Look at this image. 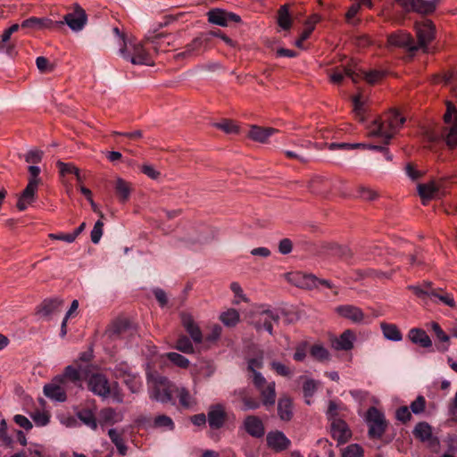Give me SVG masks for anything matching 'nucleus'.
<instances>
[{
	"label": "nucleus",
	"mask_w": 457,
	"mask_h": 457,
	"mask_svg": "<svg viewBox=\"0 0 457 457\" xmlns=\"http://www.w3.org/2000/svg\"><path fill=\"white\" fill-rule=\"evenodd\" d=\"M405 122V119L402 117L398 111L392 110L383 121L375 120L369 135L370 137H383V146L386 147L394 134Z\"/></svg>",
	"instance_id": "1"
},
{
	"label": "nucleus",
	"mask_w": 457,
	"mask_h": 457,
	"mask_svg": "<svg viewBox=\"0 0 457 457\" xmlns=\"http://www.w3.org/2000/svg\"><path fill=\"white\" fill-rule=\"evenodd\" d=\"M28 170L30 174V178L29 179L28 185L18 199L17 208L19 211L26 210L28 205L31 204L35 201L36 193L40 182V179L38 178L40 173L39 167L36 165H30L29 166Z\"/></svg>",
	"instance_id": "2"
},
{
	"label": "nucleus",
	"mask_w": 457,
	"mask_h": 457,
	"mask_svg": "<svg viewBox=\"0 0 457 457\" xmlns=\"http://www.w3.org/2000/svg\"><path fill=\"white\" fill-rule=\"evenodd\" d=\"M366 421L369 425L368 434L370 438H381L387 428V422L383 412L376 407H370L367 411Z\"/></svg>",
	"instance_id": "3"
},
{
	"label": "nucleus",
	"mask_w": 457,
	"mask_h": 457,
	"mask_svg": "<svg viewBox=\"0 0 457 457\" xmlns=\"http://www.w3.org/2000/svg\"><path fill=\"white\" fill-rule=\"evenodd\" d=\"M279 319L277 312L265 309L254 313L251 323L257 331L265 330L270 335H273V323H278Z\"/></svg>",
	"instance_id": "4"
},
{
	"label": "nucleus",
	"mask_w": 457,
	"mask_h": 457,
	"mask_svg": "<svg viewBox=\"0 0 457 457\" xmlns=\"http://www.w3.org/2000/svg\"><path fill=\"white\" fill-rule=\"evenodd\" d=\"M154 386L150 393V398L166 403L172 400L171 384L170 380L163 376L154 378Z\"/></svg>",
	"instance_id": "5"
},
{
	"label": "nucleus",
	"mask_w": 457,
	"mask_h": 457,
	"mask_svg": "<svg viewBox=\"0 0 457 457\" xmlns=\"http://www.w3.org/2000/svg\"><path fill=\"white\" fill-rule=\"evenodd\" d=\"M416 33L418 37L419 49H422L424 53L428 52V44L435 39L436 28L430 20L423 22L416 23Z\"/></svg>",
	"instance_id": "6"
},
{
	"label": "nucleus",
	"mask_w": 457,
	"mask_h": 457,
	"mask_svg": "<svg viewBox=\"0 0 457 457\" xmlns=\"http://www.w3.org/2000/svg\"><path fill=\"white\" fill-rule=\"evenodd\" d=\"M136 332V328L126 319L113 321L107 330L108 337L112 340L133 337Z\"/></svg>",
	"instance_id": "7"
},
{
	"label": "nucleus",
	"mask_w": 457,
	"mask_h": 457,
	"mask_svg": "<svg viewBox=\"0 0 457 457\" xmlns=\"http://www.w3.org/2000/svg\"><path fill=\"white\" fill-rule=\"evenodd\" d=\"M87 386L91 392L102 398H107L111 395L112 386L104 374L96 373L91 375Z\"/></svg>",
	"instance_id": "8"
},
{
	"label": "nucleus",
	"mask_w": 457,
	"mask_h": 457,
	"mask_svg": "<svg viewBox=\"0 0 457 457\" xmlns=\"http://www.w3.org/2000/svg\"><path fill=\"white\" fill-rule=\"evenodd\" d=\"M388 45L395 47L404 48L411 53L419 50V46L414 43V39L410 33L397 31L387 37Z\"/></svg>",
	"instance_id": "9"
},
{
	"label": "nucleus",
	"mask_w": 457,
	"mask_h": 457,
	"mask_svg": "<svg viewBox=\"0 0 457 457\" xmlns=\"http://www.w3.org/2000/svg\"><path fill=\"white\" fill-rule=\"evenodd\" d=\"M129 46L131 47L132 53L130 54V51L128 49L129 57L127 60L129 61L132 64L149 66L154 65V61L151 54L146 51L141 42H129Z\"/></svg>",
	"instance_id": "10"
},
{
	"label": "nucleus",
	"mask_w": 457,
	"mask_h": 457,
	"mask_svg": "<svg viewBox=\"0 0 457 457\" xmlns=\"http://www.w3.org/2000/svg\"><path fill=\"white\" fill-rule=\"evenodd\" d=\"M63 25V21H54L49 18L42 17H30L24 20L21 27L24 29L30 30H42V29H58Z\"/></svg>",
	"instance_id": "11"
},
{
	"label": "nucleus",
	"mask_w": 457,
	"mask_h": 457,
	"mask_svg": "<svg viewBox=\"0 0 457 457\" xmlns=\"http://www.w3.org/2000/svg\"><path fill=\"white\" fill-rule=\"evenodd\" d=\"M330 150H352L356 148H362V149H369V150H375L383 153L385 158L387 161H392L393 155L389 153V150L387 147H385L383 145H375V144H363V143H355V144H350V143H331L328 146Z\"/></svg>",
	"instance_id": "12"
},
{
	"label": "nucleus",
	"mask_w": 457,
	"mask_h": 457,
	"mask_svg": "<svg viewBox=\"0 0 457 457\" xmlns=\"http://www.w3.org/2000/svg\"><path fill=\"white\" fill-rule=\"evenodd\" d=\"M67 386L61 378L54 377L50 383L44 386V394L49 399L62 403L67 399Z\"/></svg>",
	"instance_id": "13"
},
{
	"label": "nucleus",
	"mask_w": 457,
	"mask_h": 457,
	"mask_svg": "<svg viewBox=\"0 0 457 457\" xmlns=\"http://www.w3.org/2000/svg\"><path fill=\"white\" fill-rule=\"evenodd\" d=\"M87 16L84 9L79 4L75 5V10L63 17V24H67L73 31H80L86 25Z\"/></svg>",
	"instance_id": "14"
},
{
	"label": "nucleus",
	"mask_w": 457,
	"mask_h": 457,
	"mask_svg": "<svg viewBox=\"0 0 457 457\" xmlns=\"http://www.w3.org/2000/svg\"><path fill=\"white\" fill-rule=\"evenodd\" d=\"M330 435L337 445H344L352 437V431L344 420H333L330 423Z\"/></svg>",
	"instance_id": "15"
},
{
	"label": "nucleus",
	"mask_w": 457,
	"mask_h": 457,
	"mask_svg": "<svg viewBox=\"0 0 457 457\" xmlns=\"http://www.w3.org/2000/svg\"><path fill=\"white\" fill-rule=\"evenodd\" d=\"M266 441L267 445L277 453L287 450L291 444L286 435L278 430L269 432L266 436Z\"/></svg>",
	"instance_id": "16"
},
{
	"label": "nucleus",
	"mask_w": 457,
	"mask_h": 457,
	"mask_svg": "<svg viewBox=\"0 0 457 457\" xmlns=\"http://www.w3.org/2000/svg\"><path fill=\"white\" fill-rule=\"evenodd\" d=\"M412 434L415 438L423 443L428 442L430 446L436 445L439 443L437 438L433 436L432 427L426 421L419 422L415 426Z\"/></svg>",
	"instance_id": "17"
},
{
	"label": "nucleus",
	"mask_w": 457,
	"mask_h": 457,
	"mask_svg": "<svg viewBox=\"0 0 457 457\" xmlns=\"http://www.w3.org/2000/svg\"><path fill=\"white\" fill-rule=\"evenodd\" d=\"M181 323L186 329V331L189 334L192 340L200 344L203 341V334L199 328V326L195 322L193 317L189 313L182 312L180 314Z\"/></svg>",
	"instance_id": "18"
},
{
	"label": "nucleus",
	"mask_w": 457,
	"mask_h": 457,
	"mask_svg": "<svg viewBox=\"0 0 457 457\" xmlns=\"http://www.w3.org/2000/svg\"><path fill=\"white\" fill-rule=\"evenodd\" d=\"M210 42V38L208 35H204L202 33L200 36L194 38L189 44H187L185 47V51L179 53L176 57L177 58H187L194 56L196 54L199 50L205 46Z\"/></svg>",
	"instance_id": "19"
},
{
	"label": "nucleus",
	"mask_w": 457,
	"mask_h": 457,
	"mask_svg": "<svg viewBox=\"0 0 457 457\" xmlns=\"http://www.w3.org/2000/svg\"><path fill=\"white\" fill-rule=\"evenodd\" d=\"M407 337L412 344L433 352L432 341L424 329L412 328L409 330Z\"/></svg>",
	"instance_id": "20"
},
{
	"label": "nucleus",
	"mask_w": 457,
	"mask_h": 457,
	"mask_svg": "<svg viewBox=\"0 0 457 457\" xmlns=\"http://www.w3.org/2000/svg\"><path fill=\"white\" fill-rule=\"evenodd\" d=\"M244 428L251 436L255 438H261L265 434L264 425L257 416H247L244 420Z\"/></svg>",
	"instance_id": "21"
},
{
	"label": "nucleus",
	"mask_w": 457,
	"mask_h": 457,
	"mask_svg": "<svg viewBox=\"0 0 457 457\" xmlns=\"http://www.w3.org/2000/svg\"><path fill=\"white\" fill-rule=\"evenodd\" d=\"M62 301L58 298L45 299L37 307L36 313L42 318H49L51 315L59 312Z\"/></svg>",
	"instance_id": "22"
},
{
	"label": "nucleus",
	"mask_w": 457,
	"mask_h": 457,
	"mask_svg": "<svg viewBox=\"0 0 457 457\" xmlns=\"http://www.w3.org/2000/svg\"><path fill=\"white\" fill-rule=\"evenodd\" d=\"M336 311L340 316L351 320L354 323H361L364 319L363 312L354 305H339Z\"/></svg>",
	"instance_id": "23"
},
{
	"label": "nucleus",
	"mask_w": 457,
	"mask_h": 457,
	"mask_svg": "<svg viewBox=\"0 0 457 457\" xmlns=\"http://www.w3.org/2000/svg\"><path fill=\"white\" fill-rule=\"evenodd\" d=\"M345 77L350 78L353 82L357 83L360 79V75L351 66H345L342 68H337L330 74V80L334 84H339L342 82Z\"/></svg>",
	"instance_id": "24"
},
{
	"label": "nucleus",
	"mask_w": 457,
	"mask_h": 457,
	"mask_svg": "<svg viewBox=\"0 0 457 457\" xmlns=\"http://www.w3.org/2000/svg\"><path fill=\"white\" fill-rule=\"evenodd\" d=\"M226 420V413L223 410V407L220 404L211 407L208 411L207 420L209 426L212 429L220 428Z\"/></svg>",
	"instance_id": "25"
},
{
	"label": "nucleus",
	"mask_w": 457,
	"mask_h": 457,
	"mask_svg": "<svg viewBox=\"0 0 457 457\" xmlns=\"http://www.w3.org/2000/svg\"><path fill=\"white\" fill-rule=\"evenodd\" d=\"M278 129L273 128H263L256 125L251 126L248 137L256 142L266 143L268 138L277 133Z\"/></svg>",
	"instance_id": "26"
},
{
	"label": "nucleus",
	"mask_w": 457,
	"mask_h": 457,
	"mask_svg": "<svg viewBox=\"0 0 457 457\" xmlns=\"http://www.w3.org/2000/svg\"><path fill=\"white\" fill-rule=\"evenodd\" d=\"M262 397V403L269 409L274 406L276 403V384L274 381L269 382L264 387L258 390Z\"/></svg>",
	"instance_id": "27"
},
{
	"label": "nucleus",
	"mask_w": 457,
	"mask_h": 457,
	"mask_svg": "<svg viewBox=\"0 0 457 457\" xmlns=\"http://www.w3.org/2000/svg\"><path fill=\"white\" fill-rule=\"evenodd\" d=\"M278 415L283 421H289L293 418V403L290 397L284 396L278 402Z\"/></svg>",
	"instance_id": "28"
},
{
	"label": "nucleus",
	"mask_w": 457,
	"mask_h": 457,
	"mask_svg": "<svg viewBox=\"0 0 457 457\" xmlns=\"http://www.w3.org/2000/svg\"><path fill=\"white\" fill-rule=\"evenodd\" d=\"M122 374L124 375V383L128 386L131 393L139 392L142 386V383L140 381L139 377L128 373L127 368L115 369V375L117 377L121 376Z\"/></svg>",
	"instance_id": "29"
},
{
	"label": "nucleus",
	"mask_w": 457,
	"mask_h": 457,
	"mask_svg": "<svg viewBox=\"0 0 457 457\" xmlns=\"http://www.w3.org/2000/svg\"><path fill=\"white\" fill-rule=\"evenodd\" d=\"M337 184H344V181L337 179L332 182L322 177H315L311 181V187L317 193L324 194L328 191L327 187H337Z\"/></svg>",
	"instance_id": "30"
},
{
	"label": "nucleus",
	"mask_w": 457,
	"mask_h": 457,
	"mask_svg": "<svg viewBox=\"0 0 457 457\" xmlns=\"http://www.w3.org/2000/svg\"><path fill=\"white\" fill-rule=\"evenodd\" d=\"M131 184L121 178H117L114 183V190L121 203L129 200L131 193Z\"/></svg>",
	"instance_id": "31"
},
{
	"label": "nucleus",
	"mask_w": 457,
	"mask_h": 457,
	"mask_svg": "<svg viewBox=\"0 0 457 457\" xmlns=\"http://www.w3.org/2000/svg\"><path fill=\"white\" fill-rule=\"evenodd\" d=\"M354 339V334L351 330L347 329L336 340L334 343L335 348L337 350L349 351L353 347Z\"/></svg>",
	"instance_id": "32"
},
{
	"label": "nucleus",
	"mask_w": 457,
	"mask_h": 457,
	"mask_svg": "<svg viewBox=\"0 0 457 457\" xmlns=\"http://www.w3.org/2000/svg\"><path fill=\"white\" fill-rule=\"evenodd\" d=\"M297 279L296 286L306 289L318 288V278L311 273H297L295 274Z\"/></svg>",
	"instance_id": "33"
},
{
	"label": "nucleus",
	"mask_w": 457,
	"mask_h": 457,
	"mask_svg": "<svg viewBox=\"0 0 457 457\" xmlns=\"http://www.w3.org/2000/svg\"><path fill=\"white\" fill-rule=\"evenodd\" d=\"M61 378V381L67 386V383L70 381L74 385H78L81 382V375L78 369L74 368L71 365L67 366L64 369V371L62 375L56 376Z\"/></svg>",
	"instance_id": "34"
},
{
	"label": "nucleus",
	"mask_w": 457,
	"mask_h": 457,
	"mask_svg": "<svg viewBox=\"0 0 457 457\" xmlns=\"http://www.w3.org/2000/svg\"><path fill=\"white\" fill-rule=\"evenodd\" d=\"M440 0H415L412 12L420 14H430L435 12Z\"/></svg>",
	"instance_id": "35"
},
{
	"label": "nucleus",
	"mask_w": 457,
	"mask_h": 457,
	"mask_svg": "<svg viewBox=\"0 0 457 457\" xmlns=\"http://www.w3.org/2000/svg\"><path fill=\"white\" fill-rule=\"evenodd\" d=\"M380 327L386 339L395 342H399L403 339V334L396 325L383 322Z\"/></svg>",
	"instance_id": "36"
},
{
	"label": "nucleus",
	"mask_w": 457,
	"mask_h": 457,
	"mask_svg": "<svg viewBox=\"0 0 457 457\" xmlns=\"http://www.w3.org/2000/svg\"><path fill=\"white\" fill-rule=\"evenodd\" d=\"M208 21L210 23L219 25L221 27L228 26L227 24V11L222 9H212L207 12Z\"/></svg>",
	"instance_id": "37"
},
{
	"label": "nucleus",
	"mask_w": 457,
	"mask_h": 457,
	"mask_svg": "<svg viewBox=\"0 0 457 457\" xmlns=\"http://www.w3.org/2000/svg\"><path fill=\"white\" fill-rule=\"evenodd\" d=\"M78 419L91 429L97 428V420L95 413L89 409H82L77 412Z\"/></svg>",
	"instance_id": "38"
},
{
	"label": "nucleus",
	"mask_w": 457,
	"mask_h": 457,
	"mask_svg": "<svg viewBox=\"0 0 457 457\" xmlns=\"http://www.w3.org/2000/svg\"><path fill=\"white\" fill-rule=\"evenodd\" d=\"M445 141L449 149L457 147V115L453 124L445 129Z\"/></svg>",
	"instance_id": "39"
},
{
	"label": "nucleus",
	"mask_w": 457,
	"mask_h": 457,
	"mask_svg": "<svg viewBox=\"0 0 457 457\" xmlns=\"http://www.w3.org/2000/svg\"><path fill=\"white\" fill-rule=\"evenodd\" d=\"M431 328L433 332L435 333L436 338L443 343L442 345H436V349L439 352H446L448 350V345H445L444 344L448 343L450 340V337L442 329L440 325L437 322H432L431 323Z\"/></svg>",
	"instance_id": "40"
},
{
	"label": "nucleus",
	"mask_w": 457,
	"mask_h": 457,
	"mask_svg": "<svg viewBox=\"0 0 457 457\" xmlns=\"http://www.w3.org/2000/svg\"><path fill=\"white\" fill-rule=\"evenodd\" d=\"M56 166L59 169V172L61 176L64 177L69 174H74L79 182L82 181V179L79 174V170L71 162H63L62 161H57Z\"/></svg>",
	"instance_id": "41"
},
{
	"label": "nucleus",
	"mask_w": 457,
	"mask_h": 457,
	"mask_svg": "<svg viewBox=\"0 0 457 457\" xmlns=\"http://www.w3.org/2000/svg\"><path fill=\"white\" fill-rule=\"evenodd\" d=\"M239 312L236 309H228L220 315V321L227 327H235L239 322Z\"/></svg>",
	"instance_id": "42"
},
{
	"label": "nucleus",
	"mask_w": 457,
	"mask_h": 457,
	"mask_svg": "<svg viewBox=\"0 0 457 457\" xmlns=\"http://www.w3.org/2000/svg\"><path fill=\"white\" fill-rule=\"evenodd\" d=\"M108 436L112 442V444L116 446L118 452L121 455H125L127 453L128 447L122 439L121 436L117 432L115 428H110L108 430Z\"/></svg>",
	"instance_id": "43"
},
{
	"label": "nucleus",
	"mask_w": 457,
	"mask_h": 457,
	"mask_svg": "<svg viewBox=\"0 0 457 457\" xmlns=\"http://www.w3.org/2000/svg\"><path fill=\"white\" fill-rule=\"evenodd\" d=\"M278 24L283 29H289L292 22L287 4L281 5L278 12Z\"/></svg>",
	"instance_id": "44"
},
{
	"label": "nucleus",
	"mask_w": 457,
	"mask_h": 457,
	"mask_svg": "<svg viewBox=\"0 0 457 457\" xmlns=\"http://www.w3.org/2000/svg\"><path fill=\"white\" fill-rule=\"evenodd\" d=\"M264 353L262 350H258L254 357L247 359V370L252 373L257 372L263 367Z\"/></svg>",
	"instance_id": "45"
},
{
	"label": "nucleus",
	"mask_w": 457,
	"mask_h": 457,
	"mask_svg": "<svg viewBox=\"0 0 457 457\" xmlns=\"http://www.w3.org/2000/svg\"><path fill=\"white\" fill-rule=\"evenodd\" d=\"M175 349L187 354L194 353L195 349L191 340L185 335H180L176 342Z\"/></svg>",
	"instance_id": "46"
},
{
	"label": "nucleus",
	"mask_w": 457,
	"mask_h": 457,
	"mask_svg": "<svg viewBox=\"0 0 457 457\" xmlns=\"http://www.w3.org/2000/svg\"><path fill=\"white\" fill-rule=\"evenodd\" d=\"M117 412L112 408H104L100 411L99 422L101 425H112L117 422Z\"/></svg>",
	"instance_id": "47"
},
{
	"label": "nucleus",
	"mask_w": 457,
	"mask_h": 457,
	"mask_svg": "<svg viewBox=\"0 0 457 457\" xmlns=\"http://www.w3.org/2000/svg\"><path fill=\"white\" fill-rule=\"evenodd\" d=\"M177 395L179 401V404L183 408L188 409L195 403V400L190 395L188 390L185 387L177 388Z\"/></svg>",
	"instance_id": "48"
},
{
	"label": "nucleus",
	"mask_w": 457,
	"mask_h": 457,
	"mask_svg": "<svg viewBox=\"0 0 457 457\" xmlns=\"http://www.w3.org/2000/svg\"><path fill=\"white\" fill-rule=\"evenodd\" d=\"M311 355L319 361L329 360L330 354L328 351L320 345H314L310 350Z\"/></svg>",
	"instance_id": "49"
},
{
	"label": "nucleus",
	"mask_w": 457,
	"mask_h": 457,
	"mask_svg": "<svg viewBox=\"0 0 457 457\" xmlns=\"http://www.w3.org/2000/svg\"><path fill=\"white\" fill-rule=\"evenodd\" d=\"M240 395L243 403V411L256 410L261 406V402L258 399L248 396L245 392H241Z\"/></svg>",
	"instance_id": "50"
},
{
	"label": "nucleus",
	"mask_w": 457,
	"mask_h": 457,
	"mask_svg": "<svg viewBox=\"0 0 457 457\" xmlns=\"http://www.w3.org/2000/svg\"><path fill=\"white\" fill-rule=\"evenodd\" d=\"M437 191V187L433 184L418 185V192L422 199H432Z\"/></svg>",
	"instance_id": "51"
},
{
	"label": "nucleus",
	"mask_w": 457,
	"mask_h": 457,
	"mask_svg": "<svg viewBox=\"0 0 457 457\" xmlns=\"http://www.w3.org/2000/svg\"><path fill=\"white\" fill-rule=\"evenodd\" d=\"M166 357L174 365L182 369H187L190 363L187 358L175 352L168 353Z\"/></svg>",
	"instance_id": "52"
},
{
	"label": "nucleus",
	"mask_w": 457,
	"mask_h": 457,
	"mask_svg": "<svg viewBox=\"0 0 457 457\" xmlns=\"http://www.w3.org/2000/svg\"><path fill=\"white\" fill-rule=\"evenodd\" d=\"M166 37H168V35L157 34L152 37H147L146 40L152 43L155 52L166 51V49L163 48L164 45H170V42H165Z\"/></svg>",
	"instance_id": "53"
},
{
	"label": "nucleus",
	"mask_w": 457,
	"mask_h": 457,
	"mask_svg": "<svg viewBox=\"0 0 457 457\" xmlns=\"http://www.w3.org/2000/svg\"><path fill=\"white\" fill-rule=\"evenodd\" d=\"M112 31H113V34L119 38L120 45L119 52H120V55L124 59H129V54L128 52V45H127L125 35L122 32H120L119 28H117V27L113 28Z\"/></svg>",
	"instance_id": "54"
},
{
	"label": "nucleus",
	"mask_w": 457,
	"mask_h": 457,
	"mask_svg": "<svg viewBox=\"0 0 457 457\" xmlns=\"http://www.w3.org/2000/svg\"><path fill=\"white\" fill-rule=\"evenodd\" d=\"M363 450L357 444H352L344 448L341 457H362Z\"/></svg>",
	"instance_id": "55"
},
{
	"label": "nucleus",
	"mask_w": 457,
	"mask_h": 457,
	"mask_svg": "<svg viewBox=\"0 0 457 457\" xmlns=\"http://www.w3.org/2000/svg\"><path fill=\"white\" fill-rule=\"evenodd\" d=\"M213 126L227 134H236L238 132V127L229 120H223L220 122L214 123Z\"/></svg>",
	"instance_id": "56"
},
{
	"label": "nucleus",
	"mask_w": 457,
	"mask_h": 457,
	"mask_svg": "<svg viewBox=\"0 0 457 457\" xmlns=\"http://www.w3.org/2000/svg\"><path fill=\"white\" fill-rule=\"evenodd\" d=\"M154 424L156 428H167L169 430H173L175 428L171 418L164 414L156 416Z\"/></svg>",
	"instance_id": "57"
},
{
	"label": "nucleus",
	"mask_w": 457,
	"mask_h": 457,
	"mask_svg": "<svg viewBox=\"0 0 457 457\" xmlns=\"http://www.w3.org/2000/svg\"><path fill=\"white\" fill-rule=\"evenodd\" d=\"M343 408L337 404L335 401H329L328 410L326 411L327 419L330 421V423L333 420H341L338 418V411L342 410Z\"/></svg>",
	"instance_id": "58"
},
{
	"label": "nucleus",
	"mask_w": 457,
	"mask_h": 457,
	"mask_svg": "<svg viewBox=\"0 0 457 457\" xmlns=\"http://www.w3.org/2000/svg\"><path fill=\"white\" fill-rule=\"evenodd\" d=\"M270 368L272 370H274L278 375L282 377H290L293 372L291 369L285 364L273 361L270 362Z\"/></svg>",
	"instance_id": "59"
},
{
	"label": "nucleus",
	"mask_w": 457,
	"mask_h": 457,
	"mask_svg": "<svg viewBox=\"0 0 457 457\" xmlns=\"http://www.w3.org/2000/svg\"><path fill=\"white\" fill-rule=\"evenodd\" d=\"M360 75L361 78H364L365 80L370 84H374L377 81H378L380 79L383 78L384 72L377 70L370 71L369 72L362 71L361 75Z\"/></svg>",
	"instance_id": "60"
},
{
	"label": "nucleus",
	"mask_w": 457,
	"mask_h": 457,
	"mask_svg": "<svg viewBox=\"0 0 457 457\" xmlns=\"http://www.w3.org/2000/svg\"><path fill=\"white\" fill-rule=\"evenodd\" d=\"M426 400L422 395H419L410 405V409L414 414H420L425 411Z\"/></svg>",
	"instance_id": "61"
},
{
	"label": "nucleus",
	"mask_w": 457,
	"mask_h": 457,
	"mask_svg": "<svg viewBox=\"0 0 457 457\" xmlns=\"http://www.w3.org/2000/svg\"><path fill=\"white\" fill-rule=\"evenodd\" d=\"M318 386L314 379H307L303 385V396L305 398H311L317 391Z\"/></svg>",
	"instance_id": "62"
},
{
	"label": "nucleus",
	"mask_w": 457,
	"mask_h": 457,
	"mask_svg": "<svg viewBox=\"0 0 457 457\" xmlns=\"http://www.w3.org/2000/svg\"><path fill=\"white\" fill-rule=\"evenodd\" d=\"M104 222L102 220H98L90 233L91 241L94 244H98L103 236Z\"/></svg>",
	"instance_id": "63"
},
{
	"label": "nucleus",
	"mask_w": 457,
	"mask_h": 457,
	"mask_svg": "<svg viewBox=\"0 0 457 457\" xmlns=\"http://www.w3.org/2000/svg\"><path fill=\"white\" fill-rule=\"evenodd\" d=\"M358 197L367 201H373L378 197V194L370 187L361 186L358 188Z\"/></svg>",
	"instance_id": "64"
}]
</instances>
